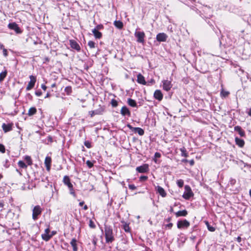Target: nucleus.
<instances>
[{
    "label": "nucleus",
    "instance_id": "1",
    "mask_svg": "<svg viewBox=\"0 0 251 251\" xmlns=\"http://www.w3.org/2000/svg\"><path fill=\"white\" fill-rule=\"evenodd\" d=\"M104 232L106 243H112L115 240L112 228L110 226L104 225Z\"/></svg>",
    "mask_w": 251,
    "mask_h": 251
},
{
    "label": "nucleus",
    "instance_id": "2",
    "mask_svg": "<svg viewBox=\"0 0 251 251\" xmlns=\"http://www.w3.org/2000/svg\"><path fill=\"white\" fill-rule=\"evenodd\" d=\"M43 211L42 208L40 205H36L32 210V219L36 220L38 218V216L41 215Z\"/></svg>",
    "mask_w": 251,
    "mask_h": 251
},
{
    "label": "nucleus",
    "instance_id": "3",
    "mask_svg": "<svg viewBox=\"0 0 251 251\" xmlns=\"http://www.w3.org/2000/svg\"><path fill=\"white\" fill-rule=\"evenodd\" d=\"M135 37L137 38V42L141 43H144L145 34L143 31H136L134 33Z\"/></svg>",
    "mask_w": 251,
    "mask_h": 251
},
{
    "label": "nucleus",
    "instance_id": "4",
    "mask_svg": "<svg viewBox=\"0 0 251 251\" xmlns=\"http://www.w3.org/2000/svg\"><path fill=\"white\" fill-rule=\"evenodd\" d=\"M185 192L183 195V198L186 200H189L193 196L191 188L188 185L185 186Z\"/></svg>",
    "mask_w": 251,
    "mask_h": 251
},
{
    "label": "nucleus",
    "instance_id": "5",
    "mask_svg": "<svg viewBox=\"0 0 251 251\" xmlns=\"http://www.w3.org/2000/svg\"><path fill=\"white\" fill-rule=\"evenodd\" d=\"M8 27L11 30H14L17 34H20L22 32V30L15 22L9 23L8 25Z\"/></svg>",
    "mask_w": 251,
    "mask_h": 251
},
{
    "label": "nucleus",
    "instance_id": "6",
    "mask_svg": "<svg viewBox=\"0 0 251 251\" xmlns=\"http://www.w3.org/2000/svg\"><path fill=\"white\" fill-rule=\"evenodd\" d=\"M190 226V223L186 220L178 221L177 223V227L179 229L187 228Z\"/></svg>",
    "mask_w": 251,
    "mask_h": 251
},
{
    "label": "nucleus",
    "instance_id": "7",
    "mask_svg": "<svg viewBox=\"0 0 251 251\" xmlns=\"http://www.w3.org/2000/svg\"><path fill=\"white\" fill-rule=\"evenodd\" d=\"M30 81L28 82L27 86L26 87V90L27 91H29L32 89L36 81V78L35 76L31 75L29 76Z\"/></svg>",
    "mask_w": 251,
    "mask_h": 251
},
{
    "label": "nucleus",
    "instance_id": "8",
    "mask_svg": "<svg viewBox=\"0 0 251 251\" xmlns=\"http://www.w3.org/2000/svg\"><path fill=\"white\" fill-rule=\"evenodd\" d=\"M163 88L166 91H169L172 87L171 81L168 80H164L162 81Z\"/></svg>",
    "mask_w": 251,
    "mask_h": 251
},
{
    "label": "nucleus",
    "instance_id": "9",
    "mask_svg": "<svg viewBox=\"0 0 251 251\" xmlns=\"http://www.w3.org/2000/svg\"><path fill=\"white\" fill-rule=\"evenodd\" d=\"M136 170L140 173H146L149 171V165L145 164L142 166L137 167Z\"/></svg>",
    "mask_w": 251,
    "mask_h": 251
},
{
    "label": "nucleus",
    "instance_id": "10",
    "mask_svg": "<svg viewBox=\"0 0 251 251\" xmlns=\"http://www.w3.org/2000/svg\"><path fill=\"white\" fill-rule=\"evenodd\" d=\"M13 123H9L8 124H6L5 123H3L2 125V128L4 131V133L8 132L9 131H10L13 129Z\"/></svg>",
    "mask_w": 251,
    "mask_h": 251
},
{
    "label": "nucleus",
    "instance_id": "11",
    "mask_svg": "<svg viewBox=\"0 0 251 251\" xmlns=\"http://www.w3.org/2000/svg\"><path fill=\"white\" fill-rule=\"evenodd\" d=\"M168 36L165 33H159L156 35V40L158 42H165L167 40Z\"/></svg>",
    "mask_w": 251,
    "mask_h": 251
},
{
    "label": "nucleus",
    "instance_id": "12",
    "mask_svg": "<svg viewBox=\"0 0 251 251\" xmlns=\"http://www.w3.org/2000/svg\"><path fill=\"white\" fill-rule=\"evenodd\" d=\"M70 44L71 46V47L76 50L77 51H80V47L79 45V44L75 40H70Z\"/></svg>",
    "mask_w": 251,
    "mask_h": 251
},
{
    "label": "nucleus",
    "instance_id": "13",
    "mask_svg": "<svg viewBox=\"0 0 251 251\" xmlns=\"http://www.w3.org/2000/svg\"><path fill=\"white\" fill-rule=\"evenodd\" d=\"M155 189L157 193H158L161 196L164 198L166 196L167 194L165 191V190L160 186H157L155 188Z\"/></svg>",
    "mask_w": 251,
    "mask_h": 251
},
{
    "label": "nucleus",
    "instance_id": "14",
    "mask_svg": "<svg viewBox=\"0 0 251 251\" xmlns=\"http://www.w3.org/2000/svg\"><path fill=\"white\" fill-rule=\"evenodd\" d=\"M154 97L155 99L160 101L163 99V94L159 90H156L154 93Z\"/></svg>",
    "mask_w": 251,
    "mask_h": 251
},
{
    "label": "nucleus",
    "instance_id": "15",
    "mask_svg": "<svg viewBox=\"0 0 251 251\" xmlns=\"http://www.w3.org/2000/svg\"><path fill=\"white\" fill-rule=\"evenodd\" d=\"M137 81L138 83L143 85H146L147 84V82L145 80L144 76L141 74H139L137 75Z\"/></svg>",
    "mask_w": 251,
    "mask_h": 251
},
{
    "label": "nucleus",
    "instance_id": "16",
    "mask_svg": "<svg viewBox=\"0 0 251 251\" xmlns=\"http://www.w3.org/2000/svg\"><path fill=\"white\" fill-rule=\"evenodd\" d=\"M63 182L65 185L68 186V188L71 187L72 186H73L70 181V179L69 177L67 176H64Z\"/></svg>",
    "mask_w": 251,
    "mask_h": 251
},
{
    "label": "nucleus",
    "instance_id": "17",
    "mask_svg": "<svg viewBox=\"0 0 251 251\" xmlns=\"http://www.w3.org/2000/svg\"><path fill=\"white\" fill-rule=\"evenodd\" d=\"M121 113L123 116L127 115L129 116L130 115V112L126 106L122 107L121 110Z\"/></svg>",
    "mask_w": 251,
    "mask_h": 251
},
{
    "label": "nucleus",
    "instance_id": "18",
    "mask_svg": "<svg viewBox=\"0 0 251 251\" xmlns=\"http://www.w3.org/2000/svg\"><path fill=\"white\" fill-rule=\"evenodd\" d=\"M234 129L235 131L238 132L239 134L241 137H244L245 135V133L244 131L241 128L240 126H237L234 127Z\"/></svg>",
    "mask_w": 251,
    "mask_h": 251
},
{
    "label": "nucleus",
    "instance_id": "19",
    "mask_svg": "<svg viewBox=\"0 0 251 251\" xmlns=\"http://www.w3.org/2000/svg\"><path fill=\"white\" fill-rule=\"evenodd\" d=\"M51 159L50 157H46L45 160V164L47 170L49 171L50 168Z\"/></svg>",
    "mask_w": 251,
    "mask_h": 251
},
{
    "label": "nucleus",
    "instance_id": "20",
    "mask_svg": "<svg viewBox=\"0 0 251 251\" xmlns=\"http://www.w3.org/2000/svg\"><path fill=\"white\" fill-rule=\"evenodd\" d=\"M188 212L186 210H180L175 213L176 217H185L187 215Z\"/></svg>",
    "mask_w": 251,
    "mask_h": 251
},
{
    "label": "nucleus",
    "instance_id": "21",
    "mask_svg": "<svg viewBox=\"0 0 251 251\" xmlns=\"http://www.w3.org/2000/svg\"><path fill=\"white\" fill-rule=\"evenodd\" d=\"M127 102L129 106H130L132 107H137V104L136 101L135 100H134L131 98H129L127 99Z\"/></svg>",
    "mask_w": 251,
    "mask_h": 251
},
{
    "label": "nucleus",
    "instance_id": "22",
    "mask_svg": "<svg viewBox=\"0 0 251 251\" xmlns=\"http://www.w3.org/2000/svg\"><path fill=\"white\" fill-rule=\"evenodd\" d=\"M92 32L96 38L100 39L101 38L102 33L99 32V30H97V29H93Z\"/></svg>",
    "mask_w": 251,
    "mask_h": 251
},
{
    "label": "nucleus",
    "instance_id": "23",
    "mask_svg": "<svg viewBox=\"0 0 251 251\" xmlns=\"http://www.w3.org/2000/svg\"><path fill=\"white\" fill-rule=\"evenodd\" d=\"M236 145L240 147H243L245 144V142L243 139L236 137L235 139Z\"/></svg>",
    "mask_w": 251,
    "mask_h": 251
},
{
    "label": "nucleus",
    "instance_id": "24",
    "mask_svg": "<svg viewBox=\"0 0 251 251\" xmlns=\"http://www.w3.org/2000/svg\"><path fill=\"white\" fill-rule=\"evenodd\" d=\"M71 245L73 248L74 251H77V245H76V240L75 238H73L70 243Z\"/></svg>",
    "mask_w": 251,
    "mask_h": 251
},
{
    "label": "nucleus",
    "instance_id": "25",
    "mask_svg": "<svg viewBox=\"0 0 251 251\" xmlns=\"http://www.w3.org/2000/svg\"><path fill=\"white\" fill-rule=\"evenodd\" d=\"M42 238L45 241H48L51 238V236H50V234L49 233H43L41 235Z\"/></svg>",
    "mask_w": 251,
    "mask_h": 251
},
{
    "label": "nucleus",
    "instance_id": "26",
    "mask_svg": "<svg viewBox=\"0 0 251 251\" xmlns=\"http://www.w3.org/2000/svg\"><path fill=\"white\" fill-rule=\"evenodd\" d=\"M114 25L119 29H121L123 27V24L120 21H115L114 22Z\"/></svg>",
    "mask_w": 251,
    "mask_h": 251
},
{
    "label": "nucleus",
    "instance_id": "27",
    "mask_svg": "<svg viewBox=\"0 0 251 251\" xmlns=\"http://www.w3.org/2000/svg\"><path fill=\"white\" fill-rule=\"evenodd\" d=\"M134 131L137 132L139 135L142 136L144 134V130L141 127H134Z\"/></svg>",
    "mask_w": 251,
    "mask_h": 251
},
{
    "label": "nucleus",
    "instance_id": "28",
    "mask_svg": "<svg viewBox=\"0 0 251 251\" xmlns=\"http://www.w3.org/2000/svg\"><path fill=\"white\" fill-rule=\"evenodd\" d=\"M37 112V110L35 107H32L29 108L28 111V116H32L34 115Z\"/></svg>",
    "mask_w": 251,
    "mask_h": 251
},
{
    "label": "nucleus",
    "instance_id": "29",
    "mask_svg": "<svg viewBox=\"0 0 251 251\" xmlns=\"http://www.w3.org/2000/svg\"><path fill=\"white\" fill-rule=\"evenodd\" d=\"M7 72L6 70L0 73V82L2 81L4 79L7 75Z\"/></svg>",
    "mask_w": 251,
    "mask_h": 251
},
{
    "label": "nucleus",
    "instance_id": "30",
    "mask_svg": "<svg viewBox=\"0 0 251 251\" xmlns=\"http://www.w3.org/2000/svg\"><path fill=\"white\" fill-rule=\"evenodd\" d=\"M180 151H181V155L182 156H184V157H188V153L187 152V151L186 150V149L184 148V147H183L182 148H180Z\"/></svg>",
    "mask_w": 251,
    "mask_h": 251
},
{
    "label": "nucleus",
    "instance_id": "31",
    "mask_svg": "<svg viewBox=\"0 0 251 251\" xmlns=\"http://www.w3.org/2000/svg\"><path fill=\"white\" fill-rule=\"evenodd\" d=\"M122 223L124 224L123 229H124L125 231L126 232H129L130 229L128 224H126L124 222H122Z\"/></svg>",
    "mask_w": 251,
    "mask_h": 251
},
{
    "label": "nucleus",
    "instance_id": "32",
    "mask_svg": "<svg viewBox=\"0 0 251 251\" xmlns=\"http://www.w3.org/2000/svg\"><path fill=\"white\" fill-rule=\"evenodd\" d=\"M18 165L20 168L23 169H26L27 167V165H26L25 163L22 160H20L18 161Z\"/></svg>",
    "mask_w": 251,
    "mask_h": 251
},
{
    "label": "nucleus",
    "instance_id": "33",
    "mask_svg": "<svg viewBox=\"0 0 251 251\" xmlns=\"http://www.w3.org/2000/svg\"><path fill=\"white\" fill-rule=\"evenodd\" d=\"M25 159L28 165H31L32 164V161L30 156L26 155L25 156Z\"/></svg>",
    "mask_w": 251,
    "mask_h": 251
},
{
    "label": "nucleus",
    "instance_id": "34",
    "mask_svg": "<svg viewBox=\"0 0 251 251\" xmlns=\"http://www.w3.org/2000/svg\"><path fill=\"white\" fill-rule=\"evenodd\" d=\"M204 12H207V17H210L211 16V9L209 7H205L204 9L203 10Z\"/></svg>",
    "mask_w": 251,
    "mask_h": 251
},
{
    "label": "nucleus",
    "instance_id": "35",
    "mask_svg": "<svg viewBox=\"0 0 251 251\" xmlns=\"http://www.w3.org/2000/svg\"><path fill=\"white\" fill-rule=\"evenodd\" d=\"M64 91L67 95H70L72 92V87L71 86H67L65 88Z\"/></svg>",
    "mask_w": 251,
    "mask_h": 251
},
{
    "label": "nucleus",
    "instance_id": "36",
    "mask_svg": "<svg viewBox=\"0 0 251 251\" xmlns=\"http://www.w3.org/2000/svg\"><path fill=\"white\" fill-rule=\"evenodd\" d=\"M95 114L97 115H100L102 114L104 111V108L102 107H100V108L95 110Z\"/></svg>",
    "mask_w": 251,
    "mask_h": 251
},
{
    "label": "nucleus",
    "instance_id": "37",
    "mask_svg": "<svg viewBox=\"0 0 251 251\" xmlns=\"http://www.w3.org/2000/svg\"><path fill=\"white\" fill-rule=\"evenodd\" d=\"M176 184L179 187L181 188L183 186L184 181L182 179H178L176 181Z\"/></svg>",
    "mask_w": 251,
    "mask_h": 251
},
{
    "label": "nucleus",
    "instance_id": "38",
    "mask_svg": "<svg viewBox=\"0 0 251 251\" xmlns=\"http://www.w3.org/2000/svg\"><path fill=\"white\" fill-rule=\"evenodd\" d=\"M68 188H69V189L70 190V194L73 195L74 197L75 198L76 197V194H75V191L74 190L73 186H72L71 187H69Z\"/></svg>",
    "mask_w": 251,
    "mask_h": 251
},
{
    "label": "nucleus",
    "instance_id": "39",
    "mask_svg": "<svg viewBox=\"0 0 251 251\" xmlns=\"http://www.w3.org/2000/svg\"><path fill=\"white\" fill-rule=\"evenodd\" d=\"M88 45L91 49L95 48V43L92 41H89L88 43Z\"/></svg>",
    "mask_w": 251,
    "mask_h": 251
},
{
    "label": "nucleus",
    "instance_id": "40",
    "mask_svg": "<svg viewBox=\"0 0 251 251\" xmlns=\"http://www.w3.org/2000/svg\"><path fill=\"white\" fill-rule=\"evenodd\" d=\"M89 226L91 228H95L96 227V225L94 222L92 220H89Z\"/></svg>",
    "mask_w": 251,
    "mask_h": 251
},
{
    "label": "nucleus",
    "instance_id": "41",
    "mask_svg": "<svg viewBox=\"0 0 251 251\" xmlns=\"http://www.w3.org/2000/svg\"><path fill=\"white\" fill-rule=\"evenodd\" d=\"M229 93L227 91H224L222 90L221 92V95L222 96L224 97H226L229 95Z\"/></svg>",
    "mask_w": 251,
    "mask_h": 251
},
{
    "label": "nucleus",
    "instance_id": "42",
    "mask_svg": "<svg viewBox=\"0 0 251 251\" xmlns=\"http://www.w3.org/2000/svg\"><path fill=\"white\" fill-rule=\"evenodd\" d=\"M208 229L210 231H214L215 230V227L210 226L208 222L206 223Z\"/></svg>",
    "mask_w": 251,
    "mask_h": 251
},
{
    "label": "nucleus",
    "instance_id": "43",
    "mask_svg": "<svg viewBox=\"0 0 251 251\" xmlns=\"http://www.w3.org/2000/svg\"><path fill=\"white\" fill-rule=\"evenodd\" d=\"M111 104L113 107H116L118 105V102L115 99H112L111 101Z\"/></svg>",
    "mask_w": 251,
    "mask_h": 251
},
{
    "label": "nucleus",
    "instance_id": "44",
    "mask_svg": "<svg viewBox=\"0 0 251 251\" xmlns=\"http://www.w3.org/2000/svg\"><path fill=\"white\" fill-rule=\"evenodd\" d=\"M86 164L89 168H91L94 165V162H92L90 160H87Z\"/></svg>",
    "mask_w": 251,
    "mask_h": 251
},
{
    "label": "nucleus",
    "instance_id": "45",
    "mask_svg": "<svg viewBox=\"0 0 251 251\" xmlns=\"http://www.w3.org/2000/svg\"><path fill=\"white\" fill-rule=\"evenodd\" d=\"M0 151L1 153H4L5 152V148L3 144H0Z\"/></svg>",
    "mask_w": 251,
    "mask_h": 251
},
{
    "label": "nucleus",
    "instance_id": "46",
    "mask_svg": "<svg viewBox=\"0 0 251 251\" xmlns=\"http://www.w3.org/2000/svg\"><path fill=\"white\" fill-rule=\"evenodd\" d=\"M84 145L87 148H91V143L88 141H85L84 142Z\"/></svg>",
    "mask_w": 251,
    "mask_h": 251
},
{
    "label": "nucleus",
    "instance_id": "47",
    "mask_svg": "<svg viewBox=\"0 0 251 251\" xmlns=\"http://www.w3.org/2000/svg\"><path fill=\"white\" fill-rule=\"evenodd\" d=\"M9 165H10V164H9V160H8V159H6V160H5V162H4V164H3V166H4L5 168H8V167H9Z\"/></svg>",
    "mask_w": 251,
    "mask_h": 251
},
{
    "label": "nucleus",
    "instance_id": "48",
    "mask_svg": "<svg viewBox=\"0 0 251 251\" xmlns=\"http://www.w3.org/2000/svg\"><path fill=\"white\" fill-rule=\"evenodd\" d=\"M103 28V26L102 25H98L94 29H97V30H99Z\"/></svg>",
    "mask_w": 251,
    "mask_h": 251
},
{
    "label": "nucleus",
    "instance_id": "49",
    "mask_svg": "<svg viewBox=\"0 0 251 251\" xmlns=\"http://www.w3.org/2000/svg\"><path fill=\"white\" fill-rule=\"evenodd\" d=\"M128 187L130 190H135L136 187L134 184H129L128 185Z\"/></svg>",
    "mask_w": 251,
    "mask_h": 251
},
{
    "label": "nucleus",
    "instance_id": "50",
    "mask_svg": "<svg viewBox=\"0 0 251 251\" xmlns=\"http://www.w3.org/2000/svg\"><path fill=\"white\" fill-rule=\"evenodd\" d=\"M35 94L37 96L40 97L42 95V93L40 90H38L35 92Z\"/></svg>",
    "mask_w": 251,
    "mask_h": 251
},
{
    "label": "nucleus",
    "instance_id": "51",
    "mask_svg": "<svg viewBox=\"0 0 251 251\" xmlns=\"http://www.w3.org/2000/svg\"><path fill=\"white\" fill-rule=\"evenodd\" d=\"M161 157V154L158 152H156L154 154V158H160Z\"/></svg>",
    "mask_w": 251,
    "mask_h": 251
},
{
    "label": "nucleus",
    "instance_id": "52",
    "mask_svg": "<svg viewBox=\"0 0 251 251\" xmlns=\"http://www.w3.org/2000/svg\"><path fill=\"white\" fill-rule=\"evenodd\" d=\"M3 54L4 56L6 57L8 55L7 51L6 49L3 48L2 50Z\"/></svg>",
    "mask_w": 251,
    "mask_h": 251
},
{
    "label": "nucleus",
    "instance_id": "53",
    "mask_svg": "<svg viewBox=\"0 0 251 251\" xmlns=\"http://www.w3.org/2000/svg\"><path fill=\"white\" fill-rule=\"evenodd\" d=\"M89 113L91 117H93L94 115H96L95 114V110L90 111L89 112Z\"/></svg>",
    "mask_w": 251,
    "mask_h": 251
},
{
    "label": "nucleus",
    "instance_id": "54",
    "mask_svg": "<svg viewBox=\"0 0 251 251\" xmlns=\"http://www.w3.org/2000/svg\"><path fill=\"white\" fill-rule=\"evenodd\" d=\"M92 243L94 245V246H96L97 245V239L95 236H94L93 237Z\"/></svg>",
    "mask_w": 251,
    "mask_h": 251
},
{
    "label": "nucleus",
    "instance_id": "55",
    "mask_svg": "<svg viewBox=\"0 0 251 251\" xmlns=\"http://www.w3.org/2000/svg\"><path fill=\"white\" fill-rule=\"evenodd\" d=\"M173 226V224L172 223H170L169 224L166 225V226L168 227L169 229H171Z\"/></svg>",
    "mask_w": 251,
    "mask_h": 251
},
{
    "label": "nucleus",
    "instance_id": "56",
    "mask_svg": "<svg viewBox=\"0 0 251 251\" xmlns=\"http://www.w3.org/2000/svg\"><path fill=\"white\" fill-rule=\"evenodd\" d=\"M140 179L141 180H146L148 179V177L147 176H141L140 177Z\"/></svg>",
    "mask_w": 251,
    "mask_h": 251
},
{
    "label": "nucleus",
    "instance_id": "57",
    "mask_svg": "<svg viewBox=\"0 0 251 251\" xmlns=\"http://www.w3.org/2000/svg\"><path fill=\"white\" fill-rule=\"evenodd\" d=\"M50 229L49 228V226H48V227L45 230V233L50 234Z\"/></svg>",
    "mask_w": 251,
    "mask_h": 251
},
{
    "label": "nucleus",
    "instance_id": "58",
    "mask_svg": "<svg viewBox=\"0 0 251 251\" xmlns=\"http://www.w3.org/2000/svg\"><path fill=\"white\" fill-rule=\"evenodd\" d=\"M189 162L191 166H193L194 165L195 162H194V160L193 159H192V160L189 161Z\"/></svg>",
    "mask_w": 251,
    "mask_h": 251
},
{
    "label": "nucleus",
    "instance_id": "59",
    "mask_svg": "<svg viewBox=\"0 0 251 251\" xmlns=\"http://www.w3.org/2000/svg\"><path fill=\"white\" fill-rule=\"evenodd\" d=\"M41 88L44 90L46 91L47 89V86L45 84L41 85Z\"/></svg>",
    "mask_w": 251,
    "mask_h": 251
},
{
    "label": "nucleus",
    "instance_id": "60",
    "mask_svg": "<svg viewBox=\"0 0 251 251\" xmlns=\"http://www.w3.org/2000/svg\"><path fill=\"white\" fill-rule=\"evenodd\" d=\"M127 127L131 130L134 131V127H132L130 125L128 124L127 125Z\"/></svg>",
    "mask_w": 251,
    "mask_h": 251
},
{
    "label": "nucleus",
    "instance_id": "61",
    "mask_svg": "<svg viewBox=\"0 0 251 251\" xmlns=\"http://www.w3.org/2000/svg\"><path fill=\"white\" fill-rule=\"evenodd\" d=\"M56 232L55 231H52L51 232V234H50V236H51V238L55 234H56Z\"/></svg>",
    "mask_w": 251,
    "mask_h": 251
},
{
    "label": "nucleus",
    "instance_id": "62",
    "mask_svg": "<svg viewBox=\"0 0 251 251\" xmlns=\"http://www.w3.org/2000/svg\"><path fill=\"white\" fill-rule=\"evenodd\" d=\"M237 241L238 242V243H240L241 242V238L240 237V236H238L237 238Z\"/></svg>",
    "mask_w": 251,
    "mask_h": 251
},
{
    "label": "nucleus",
    "instance_id": "63",
    "mask_svg": "<svg viewBox=\"0 0 251 251\" xmlns=\"http://www.w3.org/2000/svg\"><path fill=\"white\" fill-rule=\"evenodd\" d=\"M172 220L171 217H168L166 219H165V221L167 222H170Z\"/></svg>",
    "mask_w": 251,
    "mask_h": 251
},
{
    "label": "nucleus",
    "instance_id": "64",
    "mask_svg": "<svg viewBox=\"0 0 251 251\" xmlns=\"http://www.w3.org/2000/svg\"><path fill=\"white\" fill-rule=\"evenodd\" d=\"M248 114L250 116H251V108H250L248 111Z\"/></svg>",
    "mask_w": 251,
    "mask_h": 251
}]
</instances>
